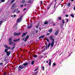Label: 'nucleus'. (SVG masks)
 Here are the masks:
<instances>
[{
  "instance_id": "1",
  "label": "nucleus",
  "mask_w": 75,
  "mask_h": 75,
  "mask_svg": "<svg viewBox=\"0 0 75 75\" xmlns=\"http://www.w3.org/2000/svg\"><path fill=\"white\" fill-rule=\"evenodd\" d=\"M50 40H52V42L51 43L50 42L49 44L47 45V48H49L50 46L51 45V47H53L54 45V41H55V39L52 37V36H51L49 37Z\"/></svg>"
},
{
  "instance_id": "2",
  "label": "nucleus",
  "mask_w": 75,
  "mask_h": 75,
  "mask_svg": "<svg viewBox=\"0 0 75 75\" xmlns=\"http://www.w3.org/2000/svg\"><path fill=\"white\" fill-rule=\"evenodd\" d=\"M28 65V62H26V63H24L22 65L19 66V67L18 68V71H20L21 69H23L25 67H26L27 65Z\"/></svg>"
},
{
  "instance_id": "3",
  "label": "nucleus",
  "mask_w": 75,
  "mask_h": 75,
  "mask_svg": "<svg viewBox=\"0 0 75 75\" xmlns=\"http://www.w3.org/2000/svg\"><path fill=\"white\" fill-rule=\"evenodd\" d=\"M4 47L5 48H7L4 51L5 52H7L8 51H8V50H10V49H11V47H8V46L6 45H4Z\"/></svg>"
},
{
  "instance_id": "4",
  "label": "nucleus",
  "mask_w": 75,
  "mask_h": 75,
  "mask_svg": "<svg viewBox=\"0 0 75 75\" xmlns=\"http://www.w3.org/2000/svg\"><path fill=\"white\" fill-rule=\"evenodd\" d=\"M8 41L10 42H9V44L10 45H11L13 43V42L12 41V39L11 38H9L8 40Z\"/></svg>"
},
{
  "instance_id": "5",
  "label": "nucleus",
  "mask_w": 75,
  "mask_h": 75,
  "mask_svg": "<svg viewBox=\"0 0 75 75\" xmlns=\"http://www.w3.org/2000/svg\"><path fill=\"white\" fill-rule=\"evenodd\" d=\"M21 34V33L19 32V33H13V35L16 36H18Z\"/></svg>"
},
{
  "instance_id": "6",
  "label": "nucleus",
  "mask_w": 75,
  "mask_h": 75,
  "mask_svg": "<svg viewBox=\"0 0 75 75\" xmlns=\"http://www.w3.org/2000/svg\"><path fill=\"white\" fill-rule=\"evenodd\" d=\"M22 18V16H21L20 18H19L17 21L16 22H19V23H20L21 21Z\"/></svg>"
},
{
  "instance_id": "7",
  "label": "nucleus",
  "mask_w": 75,
  "mask_h": 75,
  "mask_svg": "<svg viewBox=\"0 0 75 75\" xmlns=\"http://www.w3.org/2000/svg\"><path fill=\"white\" fill-rule=\"evenodd\" d=\"M10 54H11V51H9V52L8 51H7V52H6V54L7 56L8 57L10 55Z\"/></svg>"
},
{
  "instance_id": "8",
  "label": "nucleus",
  "mask_w": 75,
  "mask_h": 75,
  "mask_svg": "<svg viewBox=\"0 0 75 75\" xmlns=\"http://www.w3.org/2000/svg\"><path fill=\"white\" fill-rule=\"evenodd\" d=\"M29 35H27L25 38V40H24L25 42H26V41H27V39H28V38H29Z\"/></svg>"
},
{
  "instance_id": "9",
  "label": "nucleus",
  "mask_w": 75,
  "mask_h": 75,
  "mask_svg": "<svg viewBox=\"0 0 75 75\" xmlns=\"http://www.w3.org/2000/svg\"><path fill=\"white\" fill-rule=\"evenodd\" d=\"M20 38H18V39H14L13 40V42H17L18 41H20Z\"/></svg>"
},
{
  "instance_id": "10",
  "label": "nucleus",
  "mask_w": 75,
  "mask_h": 75,
  "mask_svg": "<svg viewBox=\"0 0 75 75\" xmlns=\"http://www.w3.org/2000/svg\"><path fill=\"white\" fill-rule=\"evenodd\" d=\"M58 33H59V30H58L54 33L55 35H57L58 34Z\"/></svg>"
},
{
  "instance_id": "11",
  "label": "nucleus",
  "mask_w": 75,
  "mask_h": 75,
  "mask_svg": "<svg viewBox=\"0 0 75 75\" xmlns=\"http://www.w3.org/2000/svg\"><path fill=\"white\" fill-rule=\"evenodd\" d=\"M32 25H33V23H30V25L28 27V29H30V28H31V27H32Z\"/></svg>"
},
{
  "instance_id": "12",
  "label": "nucleus",
  "mask_w": 75,
  "mask_h": 75,
  "mask_svg": "<svg viewBox=\"0 0 75 75\" xmlns=\"http://www.w3.org/2000/svg\"><path fill=\"white\" fill-rule=\"evenodd\" d=\"M53 23V21H52V20H50L49 21V24H52V23Z\"/></svg>"
},
{
  "instance_id": "13",
  "label": "nucleus",
  "mask_w": 75,
  "mask_h": 75,
  "mask_svg": "<svg viewBox=\"0 0 75 75\" xmlns=\"http://www.w3.org/2000/svg\"><path fill=\"white\" fill-rule=\"evenodd\" d=\"M27 34V32H26L25 33H23V35L22 36V37H24V35H25L26 34Z\"/></svg>"
},
{
  "instance_id": "14",
  "label": "nucleus",
  "mask_w": 75,
  "mask_h": 75,
  "mask_svg": "<svg viewBox=\"0 0 75 75\" xmlns=\"http://www.w3.org/2000/svg\"><path fill=\"white\" fill-rule=\"evenodd\" d=\"M49 61H50L49 63V66H51V60L50 59H49Z\"/></svg>"
},
{
  "instance_id": "15",
  "label": "nucleus",
  "mask_w": 75,
  "mask_h": 75,
  "mask_svg": "<svg viewBox=\"0 0 75 75\" xmlns=\"http://www.w3.org/2000/svg\"><path fill=\"white\" fill-rule=\"evenodd\" d=\"M44 37H45L44 35H42L39 37V39H40V38H44Z\"/></svg>"
},
{
  "instance_id": "16",
  "label": "nucleus",
  "mask_w": 75,
  "mask_h": 75,
  "mask_svg": "<svg viewBox=\"0 0 75 75\" xmlns=\"http://www.w3.org/2000/svg\"><path fill=\"white\" fill-rule=\"evenodd\" d=\"M40 27V25H36L35 26V27L36 28H38V27Z\"/></svg>"
},
{
  "instance_id": "17",
  "label": "nucleus",
  "mask_w": 75,
  "mask_h": 75,
  "mask_svg": "<svg viewBox=\"0 0 75 75\" xmlns=\"http://www.w3.org/2000/svg\"><path fill=\"white\" fill-rule=\"evenodd\" d=\"M38 73V71H36L35 72L33 73V75H37V73Z\"/></svg>"
},
{
  "instance_id": "18",
  "label": "nucleus",
  "mask_w": 75,
  "mask_h": 75,
  "mask_svg": "<svg viewBox=\"0 0 75 75\" xmlns=\"http://www.w3.org/2000/svg\"><path fill=\"white\" fill-rule=\"evenodd\" d=\"M65 23H62L60 24V26L62 28L63 27L62 26V25H63Z\"/></svg>"
},
{
  "instance_id": "19",
  "label": "nucleus",
  "mask_w": 75,
  "mask_h": 75,
  "mask_svg": "<svg viewBox=\"0 0 75 75\" xmlns=\"http://www.w3.org/2000/svg\"><path fill=\"white\" fill-rule=\"evenodd\" d=\"M34 62H35L34 61H32L31 63V65H34Z\"/></svg>"
},
{
  "instance_id": "20",
  "label": "nucleus",
  "mask_w": 75,
  "mask_h": 75,
  "mask_svg": "<svg viewBox=\"0 0 75 75\" xmlns=\"http://www.w3.org/2000/svg\"><path fill=\"white\" fill-rule=\"evenodd\" d=\"M16 48V46H13V48H11V50H13V49H14V48Z\"/></svg>"
},
{
  "instance_id": "21",
  "label": "nucleus",
  "mask_w": 75,
  "mask_h": 75,
  "mask_svg": "<svg viewBox=\"0 0 75 75\" xmlns=\"http://www.w3.org/2000/svg\"><path fill=\"white\" fill-rule=\"evenodd\" d=\"M46 40V41H47V42H49V39L47 38H46L45 39Z\"/></svg>"
},
{
  "instance_id": "22",
  "label": "nucleus",
  "mask_w": 75,
  "mask_h": 75,
  "mask_svg": "<svg viewBox=\"0 0 75 75\" xmlns=\"http://www.w3.org/2000/svg\"><path fill=\"white\" fill-rule=\"evenodd\" d=\"M14 1H14L13 0H12V1H11V4H12V3H14Z\"/></svg>"
},
{
  "instance_id": "23",
  "label": "nucleus",
  "mask_w": 75,
  "mask_h": 75,
  "mask_svg": "<svg viewBox=\"0 0 75 75\" xmlns=\"http://www.w3.org/2000/svg\"><path fill=\"white\" fill-rule=\"evenodd\" d=\"M49 32H50V33H51V32L52 31V29L51 30H49Z\"/></svg>"
},
{
  "instance_id": "24",
  "label": "nucleus",
  "mask_w": 75,
  "mask_h": 75,
  "mask_svg": "<svg viewBox=\"0 0 75 75\" xmlns=\"http://www.w3.org/2000/svg\"><path fill=\"white\" fill-rule=\"evenodd\" d=\"M3 23V21H0V25H1V24H2V23Z\"/></svg>"
},
{
  "instance_id": "25",
  "label": "nucleus",
  "mask_w": 75,
  "mask_h": 75,
  "mask_svg": "<svg viewBox=\"0 0 75 75\" xmlns=\"http://www.w3.org/2000/svg\"><path fill=\"white\" fill-rule=\"evenodd\" d=\"M25 0H23L21 1V3H25Z\"/></svg>"
},
{
  "instance_id": "26",
  "label": "nucleus",
  "mask_w": 75,
  "mask_h": 75,
  "mask_svg": "<svg viewBox=\"0 0 75 75\" xmlns=\"http://www.w3.org/2000/svg\"><path fill=\"white\" fill-rule=\"evenodd\" d=\"M47 45H46L45 46V48L44 50H47Z\"/></svg>"
},
{
  "instance_id": "27",
  "label": "nucleus",
  "mask_w": 75,
  "mask_h": 75,
  "mask_svg": "<svg viewBox=\"0 0 75 75\" xmlns=\"http://www.w3.org/2000/svg\"><path fill=\"white\" fill-rule=\"evenodd\" d=\"M62 22L63 23H64V24H65V20H64V19H62Z\"/></svg>"
},
{
  "instance_id": "28",
  "label": "nucleus",
  "mask_w": 75,
  "mask_h": 75,
  "mask_svg": "<svg viewBox=\"0 0 75 75\" xmlns=\"http://www.w3.org/2000/svg\"><path fill=\"white\" fill-rule=\"evenodd\" d=\"M70 16H71V17H72L73 18H74V15H73V14H71V15Z\"/></svg>"
},
{
  "instance_id": "29",
  "label": "nucleus",
  "mask_w": 75,
  "mask_h": 75,
  "mask_svg": "<svg viewBox=\"0 0 75 75\" xmlns=\"http://www.w3.org/2000/svg\"><path fill=\"white\" fill-rule=\"evenodd\" d=\"M14 6H16V4L14 3L12 6V7H14Z\"/></svg>"
},
{
  "instance_id": "30",
  "label": "nucleus",
  "mask_w": 75,
  "mask_h": 75,
  "mask_svg": "<svg viewBox=\"0 0 75 75\" xmlns=\"http://www.w3.org/2000/svg\"><path fill=\"white\" fill-rule=\"evenodd\" d=\"M62 19V18H61V17H59L58 18V20H61Z\"/></svg>"
},
{
  "instance_id": "31",
  "label": "nucleus",
  "mask_w": 75,
  "mask_h": 75,
  "mask_svg": "<svg viewBox=\"0 0 75 75\" xmlns=\"http://www.w3.org/2000/svg\"><path fill=\"white\" fill-rule=\"evenodd\" d=\"M56 5H57V2L54 4V8L56 6Z\"/></svg>"
},
{
  "instance_id": "32",
  "label": "nucleus",
  "mask_w": 75,
  "mask_h": 75,
  "mask_svg": "<svg viewBox=\"0 0 75 75\" xmlns=\"http://www.w3.org/2000/svg\"><path fill=\"white\" fill-rule=\"evenodd\" d=\"M47 24H48V22L47 21L45 22L44 23V24H45V25Z\"/></svg>"
},
{
  "instance_id": "33",
  "label": "nucleus",
  "mask_w": 75,
  "mask_h": 75,
  "mask_svg": "<svg viewBox=\"0 0 75 75\" xmlns=\"http://www.w3.org/2000/svg\"><path fill=\"white\" fill-rule=\"evenodd\" d=\"M18 9H14V11H15V12L16 11H18Z\"/></svg>"
},
{
  "instance_id": "34",
  "label": "nucleus",
  "mask_w": 75,
  "mask_h": 75,
  "mask_svg": "<svg viewBox=\"0 0 75 75\" xmlns=\"http://www.w3.org/2000/svg\"><path fill=\"white\" fill-rule=\"evenodd\" d=\"M33 57L34 58H35L36 57H37V56L36 55H34Z\"/></svg>"
},
{
  "instance_id": "35",
  "label": "nucleus",
  "mask_w": 75,
  "mask_h": 75,
  "mask_svg": "<svg viewBox=\"0 0 75 75\" xmlns=\"http://www.w3.org/2000/svg\"><path fill=\"white\" fill-rule=\"evenodd\" d=\"M70 5H71V3H69L68 4V6L69 7Z\"/></svg>"
},
{
  "instance_id": "36",
  "label": "nucleus",
  "mask_w": 75,
  "mask_h": 75,
  "mask_svg": "<svg viewBox=\"0 0 75 75\" xmlns=\"http://www.w3.org/2000/svg\"><path fill=\"white\" fill-rule=\"evenodd\" d=\"M42 71H44V67L43 66L42 67Z\"/></svg>"
},
{
  "instance_id": "37",
  "label": "nucleus",
  "mask_w": 75,
  "mask_h": 75,
  "mask_svg": "<svg viewBox=\"0 0 75 75\" xmlns=\"http://www.w3.org/2000/svg\"><path fill=\"white\" fill-rule=\"evenodd\" d=\"M53 65H54V67H55L56 65V64L55 63H53Z\"/></svg>"
},
{
  "instance_id": "38",
  "label": "nucleus",
  "mask_w": 75,
  "mask_h": 75,
  "mask_svg": "<svg viewBox=\"0 0 75 75\" xmlns=\"http://www.w3.org/2000/svg\"><path fill=\"white\" fill-rule=\"evenodd\" d=\"M27 3L29 4L31 3V1H29Z\"/></svg>"
},
{
  "instance_id": "39",
  "label": "nucleus",
  "mask_w": 75,
  "mask_h": 75,
  "mask_svg": "<svg viewBox=\"0 0 75 75\" xmlns=\"http://www.w3.org/2000/svg\"><path fill=\"white\" fill-rule=\"evenodd\" d=\"M0 65H1V66H3V64L2 63H0Z\"/></svg>"
},
{
  "instance_id": "40",
  "label": "nucleus",
  "mask_w": 75,
  "mask_h": 75,
  "mask_svg": "<svg viewBox=\"0 0 75 75\" xmlns=\"http://www.w3.org/2000/svg\"><path fill=\"white\" fill-rule=\"evenodd\" d=\"M16 43H13V47H16V46H15V45H16Z\"/></svg>"
},
{
  "instance_id": "41",
  "label": "nucleus",
  "mask_w": 75,
  "mask_h": 75,
  "mask_svg": "<svg viewBox=\"0 0 75 75\" xmlns=\"http://www.w3.org/2000/svg\"><path fill=\"white\" fill-rule=\"evenodd\" d=\"M38 69V68L36 69H35V70H34V71H37Z\"/></svg>"
},
{
  "instance_id": "42",
  "label": "nucleus",
  "mask_w": 75,
  "mask_h": 75,
  "mask_svg": "<svg viewBox=\"0 0 75 75\" xmlns=\"http://www.w3.org/2000/svg\"><path fill=\"white\" fill-rule=\"evenodd\" d=\"M7 75V73H6V72H4V75Z\"/></svg>"
},
{
  "instance_id": "43",
  "label": "nucleus",
  "mask_w": 75,
  "mask_h": 75,
  "mask_svg": "<svg viewBox=\"0 0 75 75\" xmlns=\"http://www.w3.org/2000/svg\"><path fill=\"white\" fill-rule=\"evenodd\" d=\"M66 20H67V23L68 22V21H69V20H68V19H66Z\"/></svg>"
},
{
  "instance_id": "44",
  "label": "nucleus",
  "mask_w": 75,
  "mask_h": 75,
  "mask_svg": "<svg viewBox=\"0 0 75 75\" xmlns=\"http://www.w3.org/2000/svg\"><path fill=\"white\" fill-rule=\"evenodd\" d=\"M5 1V0H1L2 2H4Z\"/></svg>"
},
{
  "instance_id": "45",
  "label": "nucleus",
  "mask_w": 75,
  "mask_h": 75,
  "mask_svg": "<svg viewBox=\"0 0 75 75\" xmlns=\"http://www.w3.org/2000/svg\"><path fill=\"white\" fill-rule=\"evenodd\" d=\"M23 5H20L21 7H23Z\"/></svg>"
},
{
  "instance_id": "46",
  "label": "nucleus",
  "mask_w": 75,
  "mask_h": 75,
  "mask_svg": "<svg viewBox=\"0 0 75 75\" xmlns=\"http://www.w3.org/2000/svg\"><path fill=\"white\" fill-rule=\"evenodd\" d=\"M17 13H20V11H18V12H17Z\"/></svg>"
},
{
  "instance_id": "47",
  "label": "nucleus",
  "mask_w": 75,
  "mask_h": 75,
  "mask_svg": "<svg viewBox=\"0 0 75 75\" xmlns=\"http://www.w3.org/2000/svg\"><path fill=\"white\" fill-rule=\"evenodd\" d=\"M27 4H25V5H24V6L25 7H26V6H27Z\"/></svg>"
},
{
  "instance_id": "48",
  "label": "nucleus",
  "mask_w": 75,
  "mask_h": 75,
  "mask_svg": "<svg viewBox=\"0 0 75 75\" xmlns=\"http://www.w3.org/2000/svg\"><path fill=\"white\" fill-rule=\"evenodd\" d=\"M68 16H69L68 15H66V17H68Z\"/></svg>"
},
{
  "instance_id": "49",
  "label": "nucleus",
  "mask_w": 75,
  "mask_h": 75,
  "mask_svg": "<svg viewBox=\"0 0 75 75\" xmlns=\"http://www.w3.org/2000/svg\"><path fill=\"white\" fill-rule=\"evenodd\" d=\"M39 30H40V31H41V28L40 27L39 28Z\"/></svg>"
},
{
  "instance_id": "50",
  "label": "nucleus",
  "mask_w": 75,
  "mask_h": 75,
  "mask_svg": "<svg viewBox=\"0 0 75 75\" xmlns=\"http://www.w3.org/2000/svg\"><path fill=\"white\" fill-rule=\"evenodd\" d=\"M16 15H13V17H16Z\"/></svg>"
},
{
  "instance_id": "51",
  "label": "nucleus",
  "mask_w": 75,
  "mask_h": 75,
  "mask_svg": "<svg viewBox=\"0 0 75 75\" xmlns=\"http://www.w3.org/2000/svg\"><path fill=\"white\" fill-rule=\"evenodd\" d=\"M38 32V30H37V31H36V33H37Z\"/></svg>"
},
{
  "instance_id": "52",
  "label": "nucleus",
  "mask_w": 75,
  "mask_h": 75,
  "mask_svg": "<svg viewBox=\"0 0 75 75\" xmlns=\"http://www.w3.org/2000/svg\"><path fill=\"white\" fill-rule=\"evenodd\" d=\"M25 10H26V8H24L23 9V11H25Z\"/></svg>"
},
{
  "instance_id": "53",
  "label": "nucleus",
  "mask_w": 75,
  "mask_h": 75,
  "mask_svg": "<svg viewBox=\"0 0 75 75\" xmlns=\"http://www.w3.org/2000/svg\"><path fill=\"white\" fill-rule=\"evenodd\" d=\"M40 3H41V4H42V1H40Z\"/></svg>"
},
{
  "instance_id": "54",
  "label": "nucleus",
  "mask_w": 75,
  "mask_h": 75,
  "mask_svg": "<svg viewBox=\"0 0 75 75\" xmlns=\"http://www.w3.org/2000/svg\"><path fill=\"white\" fill-rule=\"evenodd\" d=\"M15 12H16V11H15L14 10L13 11V13H15Z\"/></svg>"
},
{
  "instance_id": "55",
  "label": "nucleus",
  "mask_w": 75,
  "mask_h": 75,
  "mask_svg": "<svg viewBox=\"0 0 75 75\" xmlns=\"http://www.w3.org/2000/svg\"><path fill=\"white\" fill-rule=\"evenodd\" d=\"M50 35V33H48L47 34V35Z\"/></svg>"
},
{
  "instance_id": "56",
  "label": "nucleus",
  "mask_w": 75,
  "mask_h": 75,
  "mask_svg": "<svg viewBox=\"0 0 75 75\" xmlns=\"http://www.w3.org/2000/svg\"><path fill=\"white\" fill-rule=\"evenodd\" d=\"M55 25V23H54L53 24V26H54V25Z\"/></svg>"
},
{
  "instance_id": "57",
  "label": "nucleus",
  "mask_w": 75,
  "mask_h": 75,
  "mask_svg": "<svg viewBox=\"0 0 75 75\" xmlns=\"http://www.w3.org/2000/svg\"><path fill=\"white\" fill-rule=\"evenodd\" d=\"M74 10H75V6H74V7L73 8Z\"/></svg>"
},
{
  "instance_id": "58",
  "label": "nucleus",
  "mask_w": 75,
  "mask_h": 75,
  "mask_svg": "<svg viewBox=\"0 0 75 75\" xmlns=\"http://www.w3.org/2000/svg\"><path fill=\"white\" fill-rule=\"evenodd\" d=\"M24 38H23V39H22V40L24 41Z\"/></svg>"
},
{
  "instance_id": "59",
  "label": "nucleus",
  "mask_w": 75,
  "mask_h": 75,
  "mask_svg": "<svg viewBox=\"0 0 75 75\" xmlns=\"http://www.w3.org/2000/svg\"><path fill=\"white\" fill-rule=\"evenodd\" d=\"M46 63H48V61H47L46 62Z\"/></svg>"
},
{
  "instance_id": "60",
  "label": "nucleus",
  "mask_w": 75,
  "mask_h": 75,
  "mask_svg": "<svg viewBox=\"0 0 75 75\" xmlns=\"http://www.w3.org/2000/svg\"><path fill=\"white\" fill-rule=\"evenodd\" d=\"M11 17H13V16L11 15Z\"/></svg>"
},
{
  "instance_id": "61",
  "label": "nucleus",
  "mask_w": 75,
  "mask_h": 75,
  "mask_svg": "<svg viewBox=\"0 0 75 75\" xmlns=\"http://www.w3.org/2000/svg\"><path fill=\"white\" fill-rule=\"evenodd\" d=\"M74 1V0H71V1Z\"/></svg>"
},
{
  "instance_id": "62",
  "label": "nucleus",
  "mask_w": 75,
  "mask_h": 75,
  "mask_svg": "<svg viewBox=\"0 0 75 75\" xmlns=\"http://www.w3.org/2000/svg\"><path fill=\"white\" fill-rule=\"evenodd\" d=\"M42 58V57H40V58Z\"/></svg>"
},
{
  "instance_id": "63",
  "label": "nucleus",
  "mask_w": 75,
  "mask_h": 75,
  "mask_svg": "<svg viewBox=\"0 0 75 75\" xmlns=\"http://www.w3.org/2000/svg\"><path fill=\"white\" fill-rule=\"evenodd\" d=\"M56 1H57V0H55V2H56Z\"/></svg>"
},
{
  "instance_id": "64",
  "label": "nucleus",
  "mask_w": 75,
  "mask_h": 75,
  "mask_svg": "<svg viewBox=\"0 0 75 75\" xmlns=\"http://www.w3.org/2000/svg\"><path fill=\"white\" fill-rule=\"evenodd\" d=\"M63 0H62V1H63Z\"/></svg>"
}]
</instances>
